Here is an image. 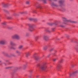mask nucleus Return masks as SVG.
Wrapping results in <instances>:
<instances>
[{
	"mask_svg": "<svg viewBox=\"0 0 78 78\" xmlns=\"http://www.w3.org/2000/svg\"><path fill=\"white\" fill-rule=\"evenodd\" d=\"M65 2V0H60L58 1V3L59 5H58L56 4L55 3L53 2H51L50 3V5L51 6H55V7H59V6H61V4H62L63 3Z\"/></svg>",
	"mask_w": 78,
	"mask_h": 78,
	"instance_id": "nucleus-1",
	"label": "nucleus"
},
{
	"mask_svg": "<svg viewBox=\"0 0 78 78\" xmlns=\"http://www.w3.org/2000/svg\"><path fill=\"white\" fill-rule=\"evenodd\" d=\"M62 19L64 22H63L62 23L64 24H66V22H72L73 23H76V21H72L70 20H67L66 17H62Z\"/></svg>",
	"mask_w": 78,
	"mask_h": 78,
	"instance_id": "nucleus-2",
	"label": "nucleus"
},
{
	"mask_svg": "<svg viewBox=\"0 0 78 78\" xmlns=\"http://www.w3.org/2000/svg\"><path fill=\"white\" fill-rule=\"evenodd\" d=\"M37 66L38 67H40V69L42 70H45V67H46L45 66V64H42L41 65L40 64H37Z\"/></svg>",
	"mask_w": 78,
	"mask_h": 78,
	"instance_id": "nucleus-3",
	"label": "nucleus"
},
{
	"mask_svg": "<svg viewBox=\"0 0 78 78\" xmlns=\"http://www.w3.org/2000/svg\"><path fill=\"white\" fill-rule=\"evenodd\" d=\"M12 38L13 39H16L17 40H19V39H20V36H19V34H15L12 36Z\"/></svg>",
	"mask_w": 78,
	"mask_h": 78,
	"instance_id": "nucleus-4",
	"label": "nucleus"
},
{
	"mask_svg": "<svg viewBox=\"0 0 78 78\" xmlns=\"http://www.w3.org/2000/svg\"><path fill=\"white\" fill-rule=\"evenodd\" d=\"M6 43V40L5 39H2L0 41V44L4 45Z\"/></svg>",
	"mask_w": 78,
	"mask_h": 78,
	"instance_id": "nucleus-5",
	"label": "nucleus"
},
{
	"mask_svg": "<svg viewBox=\"0 0 78 78\" xmlns=\"http://www.w3.org/2000/svg\"><path fill=\"white\" fill-rule=\"evenodd\" d=\"M78 73V70H76L70 74V76H74L76 73Z\"/></svg>",
	"mask_w": 78,
	"mask_h": 78,
	"instance_id": "nucleus-6",
	"label": "nucleus"
},
{
	"mask_svg": "<svg viewBox=\"0 0 78 78\" xmlns=\"http://www.w3.org/2000/svg\"><path fill=\"white\" fill-rule=\"evenodd\" d=\"M29 27L30 28H34V27H36V25L34 24H29Z\"/></svg>",
	"mask_w": 78,
	"mask_h": 78,
	"instance_id": "nucleus-7",
	"label": "nucleus"
},
{
	"mask_svg": "<svg viewBox=\"0 0 78 78\" xmlns=\"http://www.w3.org/2000/svg\"><path fill=\"white\" fill-rule=\"evenodd\" d=\"M48 37H49L47 35H45L44 36L43 38L44 40H45V41H47L48 40Z\"/></svg>",
	"mask_w": 78,
	"mask_h": 78,
	"instance_id": "nucleus-8",
	"label": "nucleus"
},
{
	"mask_svg": "<svg viewBox=\"0 0 78 78\" xmlns=\"http://www.w3.org/2000/svg\"><path fill=\"white\" fill-rule=\"evenodd\" d=\"M62 67V65L61 64L58 63L57 66L56 68L57 69L60 68Z\"/></svg>",
	"mask_w": 78,
	"mask_h": 78,
	"instance_id": "nucleus-9",
	"label": "nucleus"
},
{
	"mask_svg": "<svg viewBox=\"0 0 78 78\" xmlns=\"http://www.w3.org/2000/svg\"><path fill=\"white\" fill-rule=\"evenodd\" d=\"M10 44L11 45H12V46H15V45H16V44H15V43L12 41H10Z\"/></svg>",
	"mask_w": 78,
	"mask_h": 78,
	"instance_id": "nucleus-10",
	"label": "nucleus"
},
{
	"mask_svg": "<svg viewBox=\"0 0 78 78\" xmlns=\"http://www.w3.org/2000/svg\"><path fill=\"white\" fill-rule=\"evenodd\" d=\"M58 24V22L57 21H55L54 23H50V25H57Z\"/></svg>",
	"mask_w": 78,
	"mask_h": 78,
	"instance_id": "nucleus-11",
	"label": "nucleus"
},
{
	"mask_svg": "<svg viewBox=\"0 0 78 78\" xmlns=\"http://www.w3.org/2000/svg\"><path fill=\"white\" fill-rule=\"evenodd\" d=\"M34 30V28H30L29 29V31H30V32H32Z\"/></svg>",
	"mask_w": 78,
	"mask_h": 78,
	"instance_id": "nucleus-12",
	"label": "nucleus"
},
{
	"mask_svg": "<svg viewBox=\"0 0 78 78\" xmlns=\"http://www.w3.org/2000/svg\"><path fill=\"white\" fill-rule=\"evenodd\" d=\"M26 4V5H29L30 4V1L27 0L25 2Z\"/></svg>",
	"mask_w": 78,
	"mask_h": 78,
	"instance_id": "nucleus-13",
	"label": "nucleus"
},
{
	"mask_svg": "<svg viewBox=\"0 0 78 78\" xmlns=\"http://www.w3.org/2000/svg\"><path fill=\"white\" fill-rule=\"evenodd\" d=\"M23 47V45H20L19 46L18 48H19V49H22Z\"/></svg>",
	"mask_w": 78,
	"mask_h": 78,
	"instance_id": "nucleus-14",
	"label": "nucleus"
},
{
	"mask_svg": "<svg viewBox=\"0 0 78 78\" xmlns=\"http://www.w3.org/2000/svg\"><path fill=\"white\" fill-rule=\"evenodd\" d=\"M64 61V59H61L59 61V63H62Z\"/></svg>",
	"mask_w": 78,
	"mask_h": 78,
	"instance_id": "nucleus-15",
	"label": "nucleus"
},
{
	"mask_svg": "<svg viewBox=\"0 0 78 78\" xmlns=\"http://www.w3.org/2000/svg\"><path fill=\"white\" fill-rule=\"evenodd\" d=\"M43 57V56L42 57H41V58H38L37 57H36V56H35V59H36V60H37V59H41V58H42Z\"/></svg>",
	"mask_w": 78,
	"mask_h": 78,
	"instance_id": "nucleus-16",
	"label": "nucleus"
},
{
	"mask_svg": "<svg viewBox=\"0 0 78 78\" xmlns=\"http://www.w3.org/2000/svg\"><path fill=\"white\" fill-rule=\"evenodd\" d=\"M47 48H48V46H45L43 47V49H44V50H46V49H47Z\"/></svg>",
	"mask_w": 78,
	"mask_h": 78,
	"instance_id": "nucleus-17",
	"label": "nucleus"
},
{
	"mask_svg": "<svg viewBox=\"0 0 78 78\" xmlns=\"http://www.w3.org/2000/svg\"><path fill=\"white\" fill-rule=\"evenodd\" d=\"M29 55H30V52H27L26 53V56L27 57Z\"/></svg>",
	"mask_w": 78,
	"mask_h": 78,
	"instance_id": "nucleus-18",
	"label": "nucleus"
},
{
	"mask_svg": "<svg viewBox=\"0 0 78 78\" xmlns=\"http://www.w3.org/2000/svg\"><path fill=\"white\" fill-rule=\"evenodd\" d=\"M8 5V4H5L3 5V7H6V6H7Z\"/></svg>",
	"mask_w": 78,
	"mask_h": 78,
	"instance_id": "nucleus-19",
	"label": "nucleus"
},
{
	"mask_svg": "<svg viewBox=\"0 0 78 78\" xmlns=\"http://www.w3.org/2000/svg\"><path fill=\"white\" fill-rule=\"evenodd\" d=\"M39 37L38 36H37L35 37V39L36 40V41H37V38Z\"/></svg>",
	"mask_w": 78,
	"mask_h": 78,
	"instance_id": "nucleus-20",
	"label": "nucleus"
},
{
	"mask_svg": "<svg viewBox=\"0 0 78 78\" xmlns=\"http://www.w3.org/2000/svg\"><path fill=\"white\" fill-rule=\"evenodd\" d=\"M37 8H41V5H37Z\"/></svg>",
	"mask_w": 78,
	"mask_h": 78,
	"instance_id": "nucleus-21",
	"label": "nucleus"
},
{
	"mask_svg": "<svg viewBox=\"0 0 78 78\" xmlns=\"http://www.w3.org/2000/svg\"><path fill=\"white\" fill-rule=\"evenodd\" d=\"M2 25H5L6 24V22H3L1 23Z\"/></svg>",
	"mask_w": 78,
	"mask_h": 78,
	"instance_id": "nucleus-22",
	"label": "nucleus"
},
{
	"mask_svg": "<svg viewBox=\"0 0 78 78\" xmlns=\"http://www.w3.org/2000/svg\"><path fill=\"white\" fill-rule=\"evenodd\" d=\"M16 53H17L18 54H19L20 53V51H16Z\"/></svg>",
	"mask_w": 78,
	"mask_h": 78,
	"instance_id": "nucleus-23",
	"label": "nucleus"
},
{
	"mask_svg": "<svg viewBox=\"0 0 78 78\" xmlns=\"http://www.w3.org/2000/svg\"><path fill=\"white\" fill-rule=\"evenodd\" d=\"M26 36H29V33H27L26 34Z\"/></svg>",
	"mask_w": 78,
	"mask_h": 78,
	"instance_id": "nucleus-24",
	"label": "nucleus"
},
{
	"mask_svg": "<svg viewBox=\"0 0 78 78\" xmlns=\"http://www.w3.org/2000/svg\"><path fill=\"white\" fill-rule=\"evenodd\" d=\"M53 49H54L53 48L51 49L50 50V51H53Z\"/></svg>",
	"mask_w": 78,
	"mask_h": 78,
	"instance_id": "nucleus-25",
	"label": "nucleus"
},
{
	"mask_svg": "<svg viewBox=\"0 0 78 78\" xmlns=\"http://www.w3.org/2000/svg\"><path fill=\"white\" fill-rule=\"evenodd\" d=\"M43 2L44 3H46V0H43Z\"/></svg>",
	"mask_w": 78,
	"mask_h": 78,
	"instance_id": "nucleus-26",
	"label": "nucleus"
},
{
	"mask_svg": "<svg viewBox=\"0 0 78 78\" xmlns=\"http://www.w3.org/2000/svg\"><path fill=\"white\" fill-rule=\"evenodd\" d=\"M19 13L20 14H23L24 13V12H19Z\"/></svg>",
	"mask_w": 78,
	"mask_h": 78,
	"instance_id": "nucleus-27",
	"label": "nucleus"
},
{
	"mask_svg": "<svg viewBox=\"0 0 78 78\" xmlns=\"http://www.w3.org/2000/svg\"><path fill=\"white\" fill-rule=\"evenodd\" d=\"M57 59L56 58H54L53 60L54 61H56V60H57Z\"/></svg>",
	"mask_w": 78,
	"mask_h": 78,
	"instance_id": "nucleus-28",
	"label": "nucleus"
},
{
	"mask_svg": "<svg viewBox=\"0 0 78 78\" xmlns=\"http://www.w3.org/2000/svg\"><path fill=\"white\" fill-rule=\"evenodd\" d=\"M9 68H12V67L9 66L7 67V69H9Z\"/></svg>",
	"mask_w": 78,
	"mask_h": 78,
	"instance_id": "nucleus-29",
	"label": "nucleus"
},
{
	"mask_svg": "<svg viewBox=\"0 0 78 78\" xmlns=\"http://www.w3.org/2000/svg\"><path fill=\"white\" fill-rule=\"evenodd\" d=\"M17 14L16 13H14L13 15L14 16H16L17 15Z\"/></svg>",
	"mask_w": 78,
	"mask_h": 78,
	"instance_id": "nucleus-30",
	"label": "nucleus"
},
{
	"mask_svg": "<svg viewBox=\"0 0 78 78\" xmlns=\"http://www.w3.org/2000/svg\"><path fill=\"white\" fill-rule=\"evenodd\" d=\"M60 27H64V26L62 25H59Z\"/></svg>",
	"mask_w": 78,
	"mask_h": 78,
	"instance_id": "nucleus-31",
	"label": "nucleus"
},
{
	"mask_svg": "<svg viewBox=\"0 0 78 78\" xmlns=\"http://www.w3.org/2000/svg\"><path fill=\"white\" fill-rule=\"evenodd\" d=\"M7 18L8 19H11V17L8 16V17H7Z\"/></svg>",
	"mask_w": 78,
	"mask_h": 78,
	"instance_id": "nucleus-32",
	"label": "nucleus"
},
{
	"mask_svg": "<svg viewBox=\"0 0 78 78\" xmlns=\"http://www.w3.org/2000/svg\"><path fill=\"white\" fill-rule=\"evenodd\" d=\"M37 53H35L34 54V55H37Z\"/></svg>",
	"mask_w": 78,
	"mask_h": 78,
	"instance_id": "nucleus-33",
	"label": "nucleus"
},
{
	"mask_svg": "<svg viewBox=\"0 0 78 78\" xmlns=\"http://www.w3.org/2000/svg\"><path fill=\"white\" fill-rule=\"evenodd\" d=\"M50 55H51V54H49V55H48V57L50 56Z\"/></svg>",
	"mask_w": 78,
	"mask_h": 78,
	"instance_id": "nucleus-34",
	"label": "nucleus"
},
{
	"mask_svg": "<svg viewBox=\"0 0 78 78\" xmlns=\"http://www.w3.org/2000/svg\"><path fill=\"white\" fill-rule=\"evenodd\" d=\"M4 11H5V12H6V10L5 9H4Z\"/></svg>",
	"mask_w": 78,
	"mask_h": 78,
	"instance_id": "nucleus-35",
	"label": "nucleus"
},
{
	"mask_svg": "<svg viewBox=\"0 0 78 78\" xmlns=\"http://www.w3.org/2000/svg\"><path fill=\"white\" fill-rule=\"evenodd\" d=\"M39 75H37V77H39Z\"/></svg>",
	"mask_w": 78,
	"mask_h": 78,
	"instance_id": "nucleus-36",
	"label": "nucleus"
},
{
	"mask_svg": "<svg viewBox=\"0 0 78 78\" xmlns=\"http://www.w3.org/2000/svg\"><path fill=\"white\" fill-rule=\"evenodd\" d=\"M50 0V1H51V0ZM54 0V1H56L57 0Z\"/></svg>",
	"mask_w": 78,
	"mask_h": 78,
	"instance_id": "nucleus-37",
	"label": "nucleus"
},
{
	"mask_svg": "<svg viewBox=\"0 0 78 78\" xmlns=\"http://www.w3.org/2000/svg\"><path fill=\"white\" fill-rule=\"evenodd\" d=\"M24 67H26V65H24Z\"/></svg>",
	"mask_w": 78,
	"mask_h": 78,
	"instance_id": "nucleus-38",
	"label": "nucleus"
},
{
	"mask_svg": "<svg viewBox=\"0 0 78 78\" xmlns=\"http://www.w3.org/2000/svg\"><path fill=\"white\" fill-rule=\"evenodd\" d=\"M52 30H54V29H52Z\"/></svg>",
	"mask_w": 78,
	"mask_h": 78,
	"instance_id": "nucleus-39",
	"label": "nucleus"
},
{
	"mask_svg": "<svg viewBox=\"0 0 78 78\" xmlns=\"http://www.w3.org/2000/svg\"><path fill=\"white\" fill-rule=\"evenodd\" d=\"M0 62H1V60H0Z\"/></svg>",
	"mask_w": 78,
	"mask_h": 78,
	"instance_id": "nucleus-40",
	"label": "nucleus"
}]
</instances>
